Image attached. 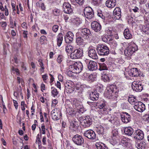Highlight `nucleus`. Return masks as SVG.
<instances>
[{"mask_svg": "<svg viewBox=\"0 0 149 149\" xmlns=\"http://www.w3.org/2000/svg\"><path fill=\"white\" fill-rule=\"evenodd\" d=\"M83 65L80 62L75 63L73 65L69 66V68L70 71L72 73H79L82 70Z\"/></svg>", "mask_w": 149, "mask_h": 149, "instance_id": "obj_1", "label": "nucleus"}, {"mask_svg": "<svg viewBox=\"0 0 149 149\" xmlns=\"http://www.w3.org/2000/svg\"><path fill=\"white\" fill-rule=\"evenodd\" d=\"M138 50V47L136 45L133 43L130 45L125 50L124 53L125 56L128 57H130L134 52Z\"/></svg>", "mask_w": 149, "mask_h": 149, "instance_id": "obj_2", "label": "nucleus"}, {"mask_svg": "<svg viewBox=\"0 0 149 149\" xmlns=\"http://www.w3.org/2000/svg\"><path fill=\"white\" fill-rule=\"evenodd\" d=\"M98 54L101 56H106L109 53V48L106 46L99 45L96 49Z\"/></svg>", "mask_w": 149, "mask_h": 149, "instance_id": "obj_3", "label": "nucleus"}, {"mask_svg": "<svg viewBox=\"0 0 149 149\" xmlns=\"http://www.w3.org/2000/svg\"><path fill=\"white\" fill-rule=\"evenodd\" d=\"M83 50L80 48H78L75 50L71 53L70 57L72 59H77L82 57L83 56Z\"/></svg>", "mask_w": 149, "mask_h": 149, "instance_id": "obj_4", "label": "nucleus"}, {"mask_svg": "<svg viewBox=\"0 0 149 149\" xmlns=\"http://www.w3.org/2000/svg\"><path fill=\"white\" fill-rule=\"evenodd\" d=\"M80 123L81 125L84 127H89L91 124V118L87 116L84 117H81L80 119Z\"/></svg>", "mask_w": 149, "mask_h": 149, "instance_id": "obj_5", "label": "nucleus"}, {"mask_svg": "<svg viewBox=\"0 0 149 149\" xmlns=\"http://www.w3.org/2000/svg\"><path fill=\"white\" fill-rule=\"evenodd\" d=\"M81 35L83 37L84 39L88 40L90 42H91L90 39L91 37V33L89 30L87 29L84 28L81 30Z\"/></svg>", "mask_w": 149, "mask_h": 149, "instance_id": "obj_6", "label": "nucleus"}, {"mask_svg": "<svg viewBox=\"0 0 149 149\" xmlns=\"http://www.w3.org/2000/svg\"><path fill=\"white\" fill-rule=\"evenodd\" d=\"M61 114L59 109H55L51 112L52 118L54 120H58L60 118Z\"/></svg>", "mask_w": 149, "mask_h": 149, "instance_id": "obj_7", "label": "nucleus"}, {"mask_svg": "<svg viewBox=\"0 0 149 149\" xmlns=\"http://www.w3.org/2000/svg\"><path fill=\"white\" fill-rule=\"evenodd\" d=\"M74 143L78 146H81L84 143V139L83 137L78 134L75 135L72 138Z\"/></svg>", "mask_w": 149, "mask_h": 149, "instance_id": "obj_8", "label": "nucleus"}, {"mask_svg": "<svg viewBox=\"0 0 149 149\" xmlns=\"http://www.w3.org/2000/svg\"><path fill=\"white\" fill-rule=\"evenodd\" d=\"M84 15L87 19L92 18L94 16V13L92 8L89 7H86L84 9Z\"/></svg>", "mask_w": 149, "mask_h": 149, "instance_id": "obj_9", "label": "nucleus"}, {"mask_svg": "<svg viewBox=\"0 0 149 149\" xmlns=\"http://www.w3.org/2000/svg\"><path fill=\"white\" fill-rule=\"evenodd\" d=\"M134 109L139 112H143L145 109V106L144 104L141 102L138 101L135 103L134 106Z\"/></svg>", "mask_w": 149, "mask_h": 149, "instance_id": "obj_10", "label": "nucleus"}, {"mask_svg": "<svg viewBox=\"0 0 149 149\" xmlns=\"http://www.w3.org/2000/svg\"><path fill=\"white\" fill-rule=\"evenodd\" d=\"M132 89L136 92H140L143 89L142 84L140 82L134 81L132 83Z\"/></svg>", "mask_w": 149, "mask_h": 149, "instance_id": "obj_11", "label": "nucleus"}, {"mask_svg": "<svg viewBox=\"0 0 149 149\" xmlns=\"http://www.w3.org/2000/svg\"><path fill=\"white\" fill-rule=\"evenodd\" d=\"M133 135L135 139L138 140H142L144 136L143 132L140 130H136Z\"/></svg>", "mask_w": 149, "mask_h": 149, "instance_id": "obj_12", "label": "nucleus"}, {"mask_svg": "<svg viewBox=\"0 0 149 149\" xmlns=\"http://www.w3.org/2000/svg\"><path fill=\"white\" fill-rule=\"evenodd\" d=\"M114 88L113 86H108L105 91L106 96L109 99L111 98L113 94Z\"/></svg>", "mask_w": 149, "mask_h": 149, "instance_id": "obj_13", "label": "nucleus"}, {"mask_svg": "<svg viewBox=\"0 0 149 149\" xmlns=\"http://www.w3.org/2000/svg\"><path fill=\"white\" fill-rule=\"evenodd\" d=\"M84 135L88 139H94L96 137V134L95 132L91 130L85 132Z\"/></svg>", "mask_w": 149, "mask_h": 149, "instance_id": "obj_14", "label": "nucleus"}, {"mask_svg": "<svg viewBox=\"0 0 149 149\" xmlns=\"http://www.w3.org/2000/svg\"><path fill=\"white\" fill-rule=\"evenodd\" d=\"M122 120L124 123H127L131 120V116L128 113L124 112L121 115Z\"/></svg>", "mask_w": 149, "mask_h": 149, "instance_id": "obj_15", "label": "nucleus"}, {"mask_svg": "<svg viewBox=\"0 0 149 149\" xmlns=\"http://www.w3.org/2000/svg\"><path fill=\"white\" fill-rule=\"evenodd\" d=\"M74 36L73 33L70 31L67 32L65 36V40L66 43H70L73 40Z\"/></svg>", "mask_w": 149, "mask_h": 149, "instance_id": "obj_16", "label": "nucleus"}, {"mask_svg": "<svg viewBox=\"0 0 149 149\" xmlns=\"http://www.w3.org/2000/svg\"><path fill=\"white\" fill-rule=\"evenodd\" d=\"M113 17L115 19H119L121 17V10L119 8H116L114 10L113 12Z\"/></svg>", "mask_w": 149, "mask_h": 149, "instance_id": "obj_17", "label": "nucleus"}, {"mask_svg": "<svg viewBox=\"0 0 149 149\" xmlns=\"http://www.w3.org/2000/svg\"><path fill=\"white\" fill-rule=\"evenodd\" d=\"M91 27L96 32L100 31L101 29V25L96 21H94L92 23Z\"/></svg>", "mask_w": 149, "mask_h": 149, "instance_id": "obj_18", "label": "nucleus"}, {"mask_svg": "<svg viewBox=\"0 0 149 149\" xmlns=\"http://www.w3.org/2000/svg\"><path fill=\"white\" fill-rule=\"evenodd\" d=\"M88 54L90 57L93 59H97L98 58L96 51L94 49H90L88 51Z\"/></svg>", "mask_w": 149, "mask_h": 149, "instance_id": "obj_19", "label": "nucleus"}, {"mask_svg": "<svg viewBox=\"0 0 149 149\" xmlns=\"http://www.w3.org/2000/svg\"><path fill=\"white\" fill-rule=\"evenodd\" d=\"M88 68L90 70L93 71L97 68V64L96 62L90 61L88 65Z\"/></svg>", "mask_w": 149, "mask_h": 149, "instance_id": "obj_20", "label": "nucleus"}, {"mask_svg": "<svg viewBox=\"0 0 149 149\" xmlns=\"http://www.w3.org/2000/svg\"><path fill=\"white\" fill-rule=\"evenodd\" d=\"M116 4V0H107L106 2V5L108 8H114Z\"/></svg>", "mask_w": 149, "mask_h": 149, "instance_id": "obj_21", "label": "nucleus"}, {"mask_svg": "<svg viewBox=\"0 0 149 149\" xmlns=\"http://www.w3.org/2000/svg\"><path fill=\"white\" fill-rule=\"evenodd\" d=\"M90 97L92 100H97L98 98L99 94L97 91L92 92L90 94Z\"/></svg>", "mask_w": 149, "mask_h": 149, "instance_id": "obj_22", "label": "nucleus"}, {"mask_svg": "<svg viewBox=\"0 0 149 149\" xmlns=\"http://www.w3.org/2000/svg\"><path fill=\"white\" fill-rule=\"evenodd\" d=\"M129 75L132 77L137 76L139 75L138 69L136 68H132L128 72Z\"/></svg>", "mask_w": 149, "mask_h": 149, "instance_id": "obj_23", "label": "nucleus"}, {"mask_svg": "<svg viewBox=\"0 0 149 149\" xmlns=\"http://www.w3.org/2000/svg\"><path fill=\"white\" fill-rule=\"evenodd\" d=\"M63 39V35L61 33H59L57 36V45L60 47L61 45Z\"/></svg>", "mask_w": 149, "mask_h": 149, "instance_id": "obj_24", "label": "nucleus"}, {"mask_svg": "<svg viewBox=\"0 0 149 149\" xmlns=\"http://www.w3.org/2000/svg\"><path fill=\"white\" fill-rule=\"evenodd\" d=\"M102 40L104 42L109 44L113 43L115 42L112 38L110 37H108L107 36H103L102 38Z\"/></svg>", "mask_w": 149, "mask_h": 149, "instance_id": "obj_25", "label": "nucleus"}, {"mask_svg": "<svg viewBox=\"0 0 149 149\" xmlns=\"http://www.w3.org/2000/svg\"><path fill=\"white\" fill-rule=\"evenodd\" d=\"M124 132L126 134L129 136H131L133 133L134 130L131 127H126L124 129Z\"/></svg>", "mask_w": 149, "mask_h": 149, "instance_id": "obj_26", "label": "nucleus"}, {"mask_svg": "<svg viewBox=\"0 0 149 149\" xmlns=\"http://www.w3.org/2000/svg\"><path fill=\"white\" fill-rule=\"evenodd\" d=\"M85 39L83 37L80 35V36H77L76 38V42L77 44L79 45H82L84 43V41Z\"/></svg>", "mask_w": 149, "mask_h": 149, "instance_id": "obj_27", "label": "nucleus"}, {"mask_svg": "<svg viewBox=\"0 0 149 149\" xmlns=\"http://www.w3.org/2000/svg\"><path fill=\"white\" fill-rule=\"evenodd\" d=\"M123 34L125 38L126 39H130L132 37V35L130 33L128 29H126L125 30Z\"/></svg>", "mask_w": 149, "mask_h": 149, "instance_id": "obj_28", "label": "nucleus"}, {"mask_svg": "<svg viewBox=\"0 0 149 149\" xmlns=\"http://www.w3.org/2000/svg\"><path fill=\"white\" fill-rule=\"evenodd\" d=\"M95 145L97 149H108L105 145L102 143H96Z\"/></svg>", "mask_w": 149, "mask_h": 149, "instance_id": "obj_29", "label": "nucleus"}, {"mask_svg": "<svg viewBox=\"0 0 149 149\" xmlns=\"http://www.w3.org/2000/svg\"><path fill=\"white\" fill-rule=\"evenodd\" d=\"M146 146V143L144 141H142L138 143L136 146L138 149H144Z\"/></svg>", "mask_w": 149, "mask_h": 149, "instance_id": "obj_30", "label": "nucleus"}, {"mask_svg": "<svg viewBox=\"0 0 149 149\" xmlns=\"http://www.w3.org/2000/svg\"><path fill=\"white\" fill-rule=\"evenodd\" d=\"M65 91L68 93H72L74 89V86H65Z\"/></svg>", "mask_w": 149, "mask_h": 149, "instance_id": "obj_31", "label": "nucleus"}, {"mask_svg": "<svg viewBox=\"0 0 149 149\" xmlns=\"http://www.w3.org/2000/svg\"><path fill=\"white\" fill-rule=\"evenodd\" d=\"M128 101L130 104L134 105L135 104L136 102H138L134 97L132 96L129 97L128 99Z\"/></svg>", "mask_w": 149, "mask_h": 149, "instance_id": "obj_32", "label": "nucleus"}, {"mask_svg": "<svg viewBox=\"0 0 149 149\" xmlns=\"http://www.w3.org/2000/svg\"><path fill=\"white\" fill-rule=\"evenodd\" d=\"M102 80L105 82H108L109 81L110 78L108 74H104L102 76Z\"/></svg>", "mask_w": 149, "mask_h": 149, "instance_id": "obj_33", "label": "nucleus"}, {"mask_svg": "<svg viewBox=\"0 0 149 149\" xmlns=\"http://www.w3.org/2000/svg\"><path fill=\"white\" fill-rule=\"evenodd\" d=\"M73 47L72 46L68 44L65 47V51L68 53H70L73 50Z\"/></svg>", "mask_w": 149, "mask_h": 149, "instance_id": "obj_34", "label": "nucleus"}, {"mask_svg": "<svg viewBox=\"0 0 149 149\" xmlns=\"http://www.w3.org/2000/svg\"><path fill=\"white\" fill-rule=\"evenodd\" d=\"M51 93L52 95L55 97L58 94V92L56 88L52 87Z\"/></svg>", "mask_w": 149, "mask_h": 149, "instance_id": "obj_35", "label": "nucleus"}, {"mask_svg": "<svg viewBox=\"0 0 149 149\" xmlns=\"http://www.w3.org/2000/svg\"><path fill=\"white\" fill-rule=\"evenodd\" d=\"M107 68L106 64L104 63H100V68L99 69L100 70H107Z\"/></svg>", "mask_w": 149, "mask_h": 149, "instance_id": "obj_36", "label": "nucleus"}, {"mask_svg": "<svg viewBox=\"0 0 149 149\" xmlns=\"http://www.w3.org/2000/svg\"><path fill=\"white\" fill-rule=\"evenodd\" d=\"M96 79V77L95 75L92 74L89 75L88 78V80L90 82H93Z\"/></svg>", "mask_w": 149, "mask_h": 149, "instance_id": "obj_37", "label": "nucleus"}, {"mask_svg": "<svg viewBox=\"0 0 149 149\" xmlns=\"http://www.w3.org/2000/svg\"><path fill=\"white\" fill-rule=\"evenodd\" d=\"M99 113L103 115H106L107 113V109L106 108L100 109Z\"/></svg>", "mask_w": 149, "mask_h": 149, "instance_id": "obj_38", "label": "nucleus"}, {"mask_svg": "<svg viewBox=\"0 0 149 149\" xmlns=\"http://www.w3.org/2000/svg\"><path fill=\"white\" fill-rule=\"evenodd\" d=\"M73 22L77 25H79L81 23V21L78 17H76L75 18H73Z\"/></svg>", "mask_w": 149, "mask_h": 149, "instance_id": "obj_39", "label": "nucleus"}, {"mask_svg": "<svg viewBox=\"0 0 149 149\" xmlns=\"http://www.w3.org/2000/svg\"><path fill=\"white\" fill-rule=\"evenodd\" d=\"M65 86H74L73 82L71 81L66 82L65 84Z\"/></svg>", "mask_w": 149, "mask_h": 149, "instance_id": "obj_40", "label": "nucleus"}, {"mask_svg": "<svg viewBox=\"0 0 149 149\" xmlns=\"http://www.w3.org/2000/svg\"><path fill=\"white\" fill-rule=\"evenodd\" d=\"M118 131L116 129H114L113 130L112 132V137L114 138L118 136Z\"/></svg>", "mask_w": 149, "mask_h": 149, "instance_id": "obj_41", "label": "nucleus"}, {"mask_svg": "<svg viewBox=\"0 0 149 149\" xmlns=\"http://www.w3.org/2000/svg\"><path fill=\"white\" fill-rule=\"evenodd\" d=\"M53 13L55 16H59L60 14V10L58 9H55L53 11Z\"/></svg>", "mask_w": 149, "mask_h": 149, "instance_id": "obj_42", "label": "nucleus"}, {"mask_svg": "<svg viewBox=\"0 0 149 149\" xmlns=\"http://www.w3.org/2000/svg\"><path fill=\"white\" fill-rule=\"evenodd\" d=\"M63 8L65 9V8H71V5L68 3L65 2L63 4Z\"/></svg>", "mask_w": 149, "mask_h": 149, "instance_id": "obj_43", "label": "nucleus"}, {"mask_svg": "<svg viewBox=\"0 0 149 149\" xmlns=\"http://www.w3.org/2000/svg\"><path fill=\"white\" fill-rule=\"evenodd\" d=\"M97 131L99 134H103L104 132V130L103 127H99L97 129Z\"/></svg>", "mask_w": 149, "mask_h": 149, "instance_id": "obj_44", "label": "nucleus"}, {"mask_svg": "<svg viewBox=\"0 0 149 149\" xmlns=\"http://www.w3.org/2000/svg\"><path fill=\"white\" fill-rule=\"evenodd\" d=\"M63 10L66 13L69 14L72 13V8L68 9L67 8H65L64 9L63 8Z\"/></svg>", "mask_w": 149, "mask_h": 149, "instance_id": "obj_45", "label": "nucleus"}, {"mask_svg": "<svg viewBox=\"0 0 149 149\" xmlns=\"http://www.w3.org/2000/svg\"><path fill=\"white\" fill-rule=\"evenodd\" d=\"M63 59V56L62 55H59L57 58V61L58 63H60Z\"/></svg>", "mask_w": 149, "mask_h": 149, "instance_id": "obj_46", "label": "nucleus"}, {"mask_svg": "<svg viewBox=\"0 0 149 149\" xmlns=\"http://www.w3.org/2000/svg\"><path fill=\"white\" fill-rule=\"evenodd\" d=\"M98 108L100 109L106 108L105 107V102L104 101L98 105Z\"/></svg>", "mask_w": 149, "mask_h": 149, "instance_id": "obj_47", "label": "nucleus"}, {"mask_svg": "<svg viewBox=\"0 0 149 149\" xmlns=\"http://www.w3.org/2000/svg\"><path fill=\"white\" fill-rule=\"evenodd\" d=\"M11 71L13 72L14 71L16 72L17 75H19L20 74L19 69L17 68H15L13 66L12 68Z\"/></svg>", "mask_w": 149, "mask_h": 149, "instance_id": "obj_48", "label": "nucleus"}, {"mask_svg": "<svg viewBox=\"0 0 149 149\" xmlns=\"http://www.w3.org/2000/svg\"><path fill=\"white\" fill-rule=\"evenodd\" d=\"M58 26L57 25H55L53 26L52 30L54 32L56 33L58 31Z\"/></svg>", "mask_w": 149, "mask_h": 149, "instance_id": "obj_49", "label": "nucleus"}, {"mask_svg": "<svg viewBox=\"0 0 149 149\" xmlns=\"http://www.w3.org/2000/svg\"><path fill=\"white\" fill-rule=\"evenodd\" d=\"M80 102L79 101L77 100H75L74 101V104L75 105L76 107H78L79 106Z\"/></svg>", "mask_w": 149, "mask_h": 149, "instance_id": "obj_50", "label": "nucleus"}, {"mask_svg": "<svg viewBox=\"0 0 149 149\" xmlns=\"http://www.w3.org/2000/svg\"><path fill=\"white\" fill-rule=\"evenodd\" d=\"M31 117L32 116L34 115V113L35 112V109L34 108V106L33 105H32L31 109Z\"/></svg>", "mask_w": 149, "mask_h": 149, "instance_id": "obj_51", "label": "nucleus"}, {"mask_svg": "<svg viewBox=\"0 0 149 149\" xmlns=\"http://www.w3.org/2000/svg\"><path fill=\"white\" fill-rule=\"evenodd\" d=\"M41 128L42 129V133L43 134H45V126L44 124H42Z\"/></svg>", "mask_w": 149, "mask_h": 149, "instance_id": "obj_52", "label": "nucleus"}, {"mask_svg": "<svg viewBox=\"0 0 149 149\" xmlns=\"http://www.w3.org/2000/svg\"><path fill=\"white\" fill-rule=\"evenodd\" d=\"M93 3L95 5L98 4L100 3L102 0H92Z\"/></svg>", "mask_w": 149, "mask_h": 149, "instance_id": "obj_53", "label": "nucleus"}, {"mask_svg": "<svg viewBox=\"0 0 149 149\" xmlns=\"http://www.w3.org/2000/svg\"><path fill=\"white\" fill-rule=\"evenodd\" d=\"M143 119L146 121H148L149 120V115H145L143 116Z\"/></svg>", "mask_w": 149, "mask_h": 149, "instance_id": "obj_54", "label": "nucleus"}, {"mask_svg": "<svg viewBox=\"0 0 149 149\" xmlns=\"http://www.w3.org/2000/svg\"><path fill=\"white\" fill-rule=\"evenodd\" d=\"M21 109L22 110L24 111L25 110V108L24 107L25 105V102L24 101H23L21 102Z\"/></svg>", "mask_w": 149, "mask_h": 149, "instance_id": "obj_55", "label": "nucleus"}, {"mask_svg": "<svg viewBox=\"0 0 149 149\" xmlns=\"http://www.w3.org/2000/svg\"><path fill=\"white\" fill-rule=\"evenodd\" d=\"M14 105L16 109H17L18 108V104L17 101L15 100H13Z\"/></svg>", "mask_w": 149, "mask_h": 149, "instance_id": "obj_56", "label": "nucleus"}, {"mask_svg": "<svg viewBox=\"0 0 149 149\" xmlns=\"http://www.w3.org/2000/svg\"><path fill=\"white\" fill-rule=\"evenodd\" d=\"M77 2L79 5H82L84 2V0H75Z\"/></svg>", "mask_w": 149, "mask_h": 149, "instance_id": "obj_57", "label": "nucleus"}, {"mask_svg": "<svg viewBox=\"0 0 149 149\" xmlns=\"http://www.w3.org/2000/svg\"><path fill=\"white\" fill-rule=\"evenodd\" d=\"M58 101L57 100L54 99L53 100L52 102V106L53 107H55L57 104Z\"/></svg>", "mask_w": 149, "mask_h": 149, "instance_id": "obj_58", "label": "nucleus"}, {"mask_svg": "<svg viewBox=\"0 0 149 149\" xmlns=\"http://www.w3.org/2000/svg\"><path fill=\"white\" fill-rule=\"evenodd\" d=\"M39 134H38L37 135V137L36 138V142H38V144H40L41 143V141L40 140V139L39 137Z\"/></svg>", "mask_w": 149, "mask_h": 149, "instance_id": "obj_59", "label": "nucleus"}, {"mask_svg": "<svg viewBox=\"0 0 149 149\" xmlns=\"http://www.w3.org/2000/svg\"><path fill=\"white\" fill-rule=\"evenodd\" d=\"M22 27L24 29H26L27 28V24L25 22H23L21 25Z\"/></svg>", "mask_w": 149, "mask_h": 149, "instance_id": "obj_60", "label": "nucleus"}, {"mask_svg": "<svg viewBox=\"0 0 149 149\" xmlns=\"http://www.w3.org/2000/svg\"><path fill=\"white\" fill-rule=\"evenodd\" d=\"M40 40L41 42H43L45 40H47V38L44 36H42L40 38Z\"/></svg>", "mask_w": 149, "mask_h": 149, "instance_id": "obj_61", "label": "nucleus"}, {"mask_svg": "<svg viewBox=\"0 0 149 149\" xmlns=\"http://www.w3.org/2000/svg\"><path fill=\"white\" fill-rule=\"evenodd\" d=\"M28 31H24L23 32V36L24 38H26L27 37Z\"/></svg>", "mask_w": 149, "mask_h": 149, "instance_id": "obj_62", "label": "nucleus"}, {"mask_svg": "<svg viewBox=\"0 0 149 149\" xmlns=\"http://www.w3.org/2000/svg\"><path fill=\"white\" fill-rule=\"evenodd\" d=\"M2 27H5L6 26L7 24L6 22H1L0 23Z\"/></svg>", "mask_w": 149, "mask_h": 149, "instance_id": "obj_63", "label": "nucleus"}, {"mask_svg": "<svg viewBox=\"0 0 149 149\" xmlns=\"http://www.w3.org/2000/svg\"><path fill=\"white\" fill-rule=\"evenodd\" d=\"M70 126L71 127L76 128L77 126L73 122H72L70 123Z\"/></svg>", "mask_w": 149, "mask_h": 149, "instance_id": "obj_64", "label": "nucleus"}]
</instances>
